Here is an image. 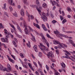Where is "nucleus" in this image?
I'll return each instance as SVG.
<instances>
[{
    "mask_svg": "<svg viewBox=\"0 0 75 75\" xmlns=\"http://www.w3.org/2000/svg\"><path fill=\"white\" fill-rule=\"evenodd\" d=\"M32 57L33 59H35V57L34 56V55H33V54H32Z\"/></svg>",
    "mask_w": 75,
    "mask_h": 75,
    "instance_id": "nucleus-59",
    "label": "nucleus"
},
{
    "mask_svg": "<svg viewBox=\"0 0 75 75\" xmlns=\"http://www.w3.org/2000/svg\"><path fill=\"white\" fill-rule=\"evenodd\" d=\"M13 15L14 16H15V17H17V13H16V14L13 13Z\"/></svg>",
    "mask_w": 75,
    "mask_h": 75,
    "instance_id": "nucleus-48",
    "label": "nucleus"
},
{
    "mask_svg": "<svg viewBox=\"0 0 75 75\" xmlns=\"http://www.w3.org/2000/svg\"><path fill=\"white\" fill-rule=\"evenodd\" d=\"M54 33L55 34H56V35H58V34H59V32L57 30L56 31H54Z\"/></svg>",
    "mask_w": 75,
    "mask_h": 75,
    "instance_id": "nucleus-10",
    "label": "nucleus"
},
{
    "mask_svg": "<svg viewBox=\"0 0 75 75\" xmlns=\"http://www.w3.org/2000/svg\"><path fill=\"white\" fill-rule=\"evenodd\" d=\"M22 64L23 67H24L25 68H27V66H26V65L24 64H23V63H22Z\"/></svg>",
    "mask_w": 75,
    "mask_h": 75,
    "instance_id": "nucleus-22",
    "label": "nucleus"
},
{
    "mask_svg": "<svg viewBox=\"0 0 75 75\" xmlns=\"http://www.w3.org/2000/svg\"><path fill=\"white\" fill-rule=\"evenodd\" d=\"M46 68L47 70V71H49V67H48V65H46Z\"/></svg>",
    "mask_w": 75,
    "mask_h": 75,
    "instance_id": "nucleus-33",
    "label": "nucleus"
},
{
    "mask_svg": "<svg viewBox=\"0 0 75 75\" xmlns=\"http://www.w3.org/2000/svg\"><path fill=\"white\" fill-rule=\"evenodd\" d=\"M4 14L5 15H6V16H7V17H8V14L7 13L4 12Z\"/></svg>",
    "mask_w": 75,
    "mask_h": 75,
    "instance_id": "nucleus-37",
    "label": "nucleus"
},
{
    "mask_svg": "<svg viewBox=\"0 0 75 75\" xmlns=\"http://www.w3.org/2000/svg\"><path fill=\"white\" fill-rule=\"evenodd\" d=\"M13 0H11V5H12V6H14L15 4H14V3H13Z\"/></svg>",
    "mask_w": 75,
    "mask_h": 75,
    "instance_id": "nucleus-17",
    "label": "nucleus"
},
{
    "mask_svg": "<svg viewBox=\"0 0 75 75\" xmlns=\"http://www.w3.org/2000/svg\"><path fill=\"white\" fill-rule=\"evenodd\" d=\"M38 55L40 57H42V53L41 52H39Z\"/></svg>",
    "mask_w": 75,
    "mask_h": 75,
    "instance_id": "nucleus-19",
    "label": "nucleus"
},
{
    "mask_svg": "<svg viewBox=\"0 0 75 75\" xmlns=\"http://www.w3.org/2000/svg\"><path fill=\"white\" fill-rule=\"evenodd\" d=\"M59 35H60V36H61V37H65V38H66L67 37H66V35H63L62 34H59Z\"/></svg>",
    "mask_w": 75,
    "mask_h": 75,
    "instance_id": "nucleus-16",
    "label": "nucleus"
},
{
    "mask_svg": "<svg viewBox=\"0 0 75 75\" xmlns=\"http://www.w3.org/2000/svg\"><path fill=\"white\" fill-rule=\"evenodd\" d=\"M30 30H31L32 32H33V29H32L31 28V27H30V26H28Z\"/></svg>",
    "mask_w": 75,
    "mask_h": 75,
    "instance_id": "nucleus-35",
    "label": "nucleus"
},
{
    "mask_svg": "<svg viewBox=\"0 0 75 75\" xmlns=\"http://www.w3.org/2000/svg\"><path fill=\"white\" fill-rule=\"evenodd\" d=\"M63 58H68V57L67 56H63Z\"/></svg>",
    "mask_w": 75,
    "mask_h": 75,
    "instance_id": "nucleus-58",
    "label": "nucleus"
},
{
    "mask_svg": "<svg viewBox=\"0 0 75 75\" xmlns=\"http://www.w3.org/2000/svg\"><path fill=\"white\" fill-rule=\"evenodd\" d=\"M26 14L27 16H28V18L30 17V14L28 13V11H26Z\"/></svg>",
    "mask_w": 75,
    "mask_h": 75,
    "instance_id": "nucleus-20",
    "label": "nucleus"
},
{
    "mask_svg": "<svg viewBox=\"0 0 75 75\" xmlns=\"http://www.w3.org/2000/svg\"><path fill=\"white\" fill-rule=\"evenodd\" d=\"M3 66H2L0 64V69L1 70H2V69L4 68Z\"/></svg>",
    "mask_w": 75,
    "mask_h": 75,
    "instance_id": "nucleus-24",
    "label": "nucleus"
},
{
    "mask_svg": "<svg viewBox=\"0 0 75 75\" xmlns=\"http://www.w3.org/2000/svg\"><path fill=\"white\" fill-rule=\"evenodd\" d=\"M31 19L32 20H33V19L34 18V16H33V15H31Z\"/></svg>",
    "mask_w": 75,
    "mask_h": 75,
    "instance_id": "nucleus-50",
    "label": "nucleus"
},
{
    "mask_svg": "<svg viewBox=\"0 0 75 75\" xmlns=\"http://www.w3.org/2000/svg\"><path fill=\"white\" fill-rule=\"evenodd\" d=\"M56 52L57 53V54H59V50H56Z\"/></svg>",
    "mask_w": 75,
    "mask_h": 75,
    "instance_id": "nucleus-44",
    "label": "nucleus"
},
{
    "mask_svg": "<svg viewBox=\"0 0 75 75\" xmlns=\"http://www.w3.org/2000/svg\"><path fill=\"white\" fill-rule=\"evenodd\" d=\"M1 39L2 41L3 42H5L4 38H2Z\"/></svg>",
    "mask_w": 75,
    "mask_h": 75,
    "instance_id": "nucleus-39",
    "label": "nucleus"
},
{
    "mask_svg": "<svg viewBox=\"0 0 75 75\" xmlns=\"http://www.w3.org/2000/svg\"><path fill=\"white\" fill-rule=\"evenodd\" d=\"M30 6L31 7H37V5H30Z\"/></svg>",
    "mask_w": 75,
    "mask_h": 75,
    "instance_id": "nucleus-23",
    "label": "nucleus"
},
{
    "mask_svg": "<svg viewBox=\"0 0 75 75\" xmlns=\"http://www.w3.org/2000/svg\"><path fill=\"white\" fill-rule=\"evenodd\" d=\"M23 26L25 28L24 29V31L25 33V34L26 35H30V32L28 31V30L27 27H28V26L27 25V24L26 23V22L25 21H24L23 22Z\"/></svg>",
    "mask_w": 75,
    "mask_h": 75,
    "instance_id": "nucleus-1",
    "label": "nucleus"
},
{
    "mask_svg": "<svg viewBox=\"0 0 75 75\" xmlns=\"http://www.w3.org/2000/svg\"><path fill=\"white\" fill-rule=\"evenodd\" d=\"M70 3H72V4L74 5V2H73V0H70Z\"/></svg>",
    "mask_w": 75,
    "mask_h": 75,
    "instance_id": "nucleus-36",
    "label": "nucleus"
},
{
    "mask_svg": "<svg viewBox=\"0 0 75 75\" xmlns=\"http://www.w3.org/2000/svg\"><path fill=\"white\" fill-rule=\"evenodd\" d=\"M69 42L70 43V44H73V43H74V42L71 40H69Z\"/></svg>",
    "mask_w": 75,
    "mask_h": 75,
    "instance_id": "nucleus-21",
    "label": "nucleus"
},
{
    "mask_svg": "<svg viewBox=\"0 0 75 75\" xmlns=\"http://www.w3.org/2000/svg\"><path fill=\"white\" fill-rule=\"evenodd\" d=\"M7 68H8V70H9V71H11V66H10V64H7Z\"/></svg>",
    "mask_w": 75,
    "mask_h": 75,
    "instance_id": "nucleus-9",
    "label": "nucleus"
},
{
    "mask_svg": "<svg viewBox=\"0 0 75 75\" xmlns=\"http://www.w3.org/2000/svg\"><path fill=\"white\" fill-rule=\"evenodd\" d=\"M67 21L65 19H64L62 21V23L63 24H64L65 23H66Z\"/></svg>",
    "mask_w": 75,
    "mask_h": 75,
    "instance_id": "nucleus-18",
    "label": "nucleus"
},
{
    "mask_svg": "<svg viewBox=\"0 0 75 75\" xmlns=\"http://www.w3.org/2000/svg\"><path fill=\"white\" fill-rule=\"evenodd\" d=\"M21 16H24V9H21Z\"/></svg>",
    "mask_w": 75,
    "mask_h": 75,
    "instance_id": "nucleus-7",
    "label": "nucleus"
},
{
    "mask_svg": "<svg viewBox=\"0 0 75 75\" xmlns=\"http://www.w3.org/2000/svg\"><path fill=\"white\" fill-rule=\"evenodd\" d=\"M14 40L16 42H18L17 40V39L16 38H14Z\"/></svg>",
    "mask_w": 75,
    "mask_h": 75,
    "instance_id": "nucleus-55",
    "label": "nucleus"
},
{
    "mask_svg": "<svg viewBox=\"0 0 75 75\" xmlns=\"http://www.w3.org/2000/svg\"><path fill=\"white\" fill-rule=\"evenodd\" d=\"M44 40V43H45H45H46V42H47V40H46V39H45V40Z\"/></svg>",
    "mask_w": 75,
    "mask_h": 75,
    "instance_id": "nucleus-63",
    "label": "nucleus"
},
{
    "mask_svg": "<svg viewBox=\"0 0 75 75\" xmlns=\"http://www.w3.org/2000/svg\"><path fill=\"white\" fill-rule=\"evenodd\" d=\"M62 16H65V13H64V12L62 11Z\"/></svg>",
    "mask_w": 75,
    "mask_h": 75,
    "instance_id": "nucleus-52",
    "label": "nucleus"
},
{
    "mask_svg": "<svg viewBox=\"0 0 75 75\" xmlns=\"http://www.w3.org/2000/svg\"><path fill=\"white\" fill-rule=\"evenodd\" d=\"M33 48L35 50V52H38V50H37V46L36 45H34V46L33 47Z\"/></svg>",
    "mask_w": 75,
    "mask_h": 75,
    "instance_id": "nucleus-5",
    "label": "nucleus"
},
{
    "mask_svg": "<svg viewBox=\"0 0 75 75\" xmlns=\"http://www.w3.org/2000/svg\"><path fill=\"white\" fill-rule=\"evenodd\" d=\"M17 27L18 30L20 32H21V28H20V27L19 25H17Z\"/></svg>",
    "mask_w": 75,
    "mask_h": 75,
    "instance_id": "nucleus-13",
    "label": "nucleus"
},
{
    "mask_svg": "<svg viewBox=\"0 0 75 75\" xmlns=\"http://www.w3.org/2000/svg\"><path fill=\"white\" fill-rule=\"evenodd\" d=\"M60 18H61V20H62L63 19H64V18H63V17L61 16V15L60 16Z\"/></svg>",
    "mask_w": 75,
    "mask_h": 75,
    "instance_id": "nucleus-43",
    "label": "nucleus"
},
{
    "mask_svg": "<svg viewBox=\"0 0 75 75\" xmlns=\"http://www.w3.org/2000/svg\"><path fill=\"white\" fill-rule=\"evenodd\" d=\"M36 27L38 28H39V29H40V26H39V25L38 24H36Z\"/></svg>",
    "mask_w": 75,
    "mask_h": 75,
    "instance_id": "nucleus-30",
    "label": "nucleus"
},
{
    "mask_svg": "<svg viewBox=\"0 0 75 75\" xmlns=\"http://www.w3.org/2000/svg\"><path fill=\"white\" fill-rule=\"evenodd\" d=\"M53 2H54L55 4L56 5V6H57V5L58 4V3L57 2L55 1H53Z\"/></svg>",
    "mask_w": 75,
    "mask_h": 75,
    "instance_id": "nucleus-47",
    "label": "nucleus"
},
{
    "mask_svg": "<svg viewBox=\"0 0 75 75\" xmlns=\"http://www.w3.org/2000/svg\"><path fill=\"white\" fill-rule=\"evenodd\" d=\"M5 42H8V39L7 38H6L5 39Z\"/></svg>",
    "mask_w": 75,
    "mask_h": 75,
    "instance_id": "nucleus-31",
    "label": "nucleus"
},
{
    "mask_svg": "<svg viewBox=\"0 0 75 75\" xmlns=\"http://www.w3.org/2000/svg\"><path fill=\"white\" fill-rule=\"evenodd\" d=\"M46 44L48 47H50V44H49V43H48V42H47Z\"/></svg>",
    "mask_w": 75,
    "mask_h": 75,
    "instance_id": "nucleus-38",
    "label": "nucleus"
},
{
    "mask_svg": "<svg viewBox=\"0 0 75 75\" xmlns=\"http://www.w3.org/2000/svg\"><path fill=\"white\" fill-rule=\"evenodd\" d=\"M11 55L12 58H13L14 59V60H16L15 57L14 56H13V55Z\"/></svg>",
    "mask_w": 75,
    "mask_h": 75,
    "instance_id": "nucleus-42",
    "label": "nucleus"
},
{
    "mask_svg": "<svg viewBox=\"0 0 75 75\" xmlns=\"http://www.w3.org/2000/svg\"><path fill=\"white\" fill-rule=\"evenodd\" d=\"M9 8L11 10V11H12L13 10V8L11 7H10Z\"/></svg>",
    "mask_w": 75,
    "mask_h": 75,
    "instance_id": "nucleus-57",
    "label": "nucleus"
},
{
    "mask_svg": "<svg viewBox=\"0 0 75 75\" xmlns=\"http://www.w3.org/2000/svg\"><path fill=\"white\" fill-rule=\"evenodd\" d=\"M1 71H3L4 72V71H7V72H9L7 70L6 68V67H3L2 69V70Z\"/></svg>",
    "mask_w": 75,
    "mask_h": 75,
    "instance_id": "nucleus-8",
    "label": "nucleus"
},
{
    "mask_svg": "<svg viewBox=\"0 0 75 75\" xmlns=\"http://www.w3.org/2000/svg\"><path fill=\"white\" fill-rule=\"evenodd\" d=\"M30 35H31L32 37H33V38H31L32 40V41H35V37L33 36V35L32 33H30Z\"/></svg>",
    "mask_w": 75,
    "mask_h": 75,
    "instance_id": "nucleus-6",
    "label": "nucleus"
},
{
    "mask_svg": "<svg viewBox=\"0 0 75 75\" xmlns=\"http://www.w3.org/2000/svg\"><path fill=\"white\" fill-rule=\"evenodd\" d=\"M40 45L42 47H44V48H45V46H44V45L42 44H41V43H40Z\"/></svg>",
    "mask_w": 75,
    "mask_h": 75,
    "instance_id": "nucleus-45",
    "label": "nucleus"
},
{
    "mask_svg": "<svg viewBox=\"0 0 75 75\" xmlns=\"http://www.w3.org/2000/svg\"><path fill=\"white\" fill-rule=\"evenodd\" d=\"M67 9L68 11H70V10H71V9H70V8L69 7H67Z\"/></svg>",
    "mask_w": 75,
    "mask_h": 75,
    "instance_id": "nucleus-49",
    "label": "nucleus"
},
{
    "mask_svg": "<svg viewBox=\"0 0 75 75\" xmlns=\"http://www.w3.org/2000/svg\"><path fill=\"white\" fill-rule=\"evenodd\" d=\"M42 6L43 7H47V4L45 3L43 4Z\"/></svg>",
    "mask_w": 75,
    "mask_h": 75,
    "instance_id": "nucleus-15",
    "label": "nucleus"
},
{
    "mask_svg": "<svg viewBox=\"0 0 75 75\" xmlns=\"http://www.w3.org/2000/svg\"><path fill=\"white\" fill-rule=\"evenodd\" d=\"M28 65H29V67L30 68H32V66L31 65V64L30 63H29Z\"/></svg>",
    "mask_w": 75,
    "mask_h": 75,
    "instance_id": "nucleus-41",
    "label": "nucleus"
},
{
    "mask_svg": "<svg viewBox=\"0 0 75 75\" xmlns=\"http://www.w3.org/2000/svg\"><path fill=\"white\" fill-rule=\"evenodd\" d=\"M30 42L29 41L28 42V43H26L28 47L29 48H30V46H31V45H30Z\"/></svg>",
    "mask_w": 75,
    "mask_h": 75,
    "instance_id": "nucleus-11",
    "label": "nucleus"
},
{
    "mask_svg": "<svg viewBox=\"0 0 75 75\" xmlns=\"http://www.w3.org/2000/svg\"><path fill=\"white\" fill-rule=\"evenodd\" d=\"M47 56L48 58H50V57H51L52 58L53 57V54H52V52H49V53L47 54Z\"/></svg>",
    "mask_w": 75,
    "mask_h": 75,
    "instance_id": "nucleus-4",
    "label": "nucleus"
},
{
    "mask_svg": "<svg viewBox=\"0 0 75 75\" xmlns=\"http://www.w3.org/2000/svg\"><path fill=\"white\" fill-rule=\"evenodd\" d=\"M4 7L3 8H6V4L5 3L4 5Z\"/></svg>",
    "mask_w": 75,
    "mask_h": 75,
    "instance_id": "nucleus-56",
    "label": "nucleus"
},
{
    "mask_svg": "<svg viewBox=\"0 0 75 75\" xmlns=\"http://www.w3.org/2000/svg\"><path fill=\"white\" fill-rule=\"evenodd\" d=\"M61 65L62 67H63V68H64V64H63L61 63Z\"/></svg>",
    "mask_w": 75,
    "mask_h": 75,
    "instance_id": "nucleus-61",
    "label": "nucleus"
},
{
    "mask_svg": "<svg viewBox=\"0 0 75 75\" xmlns=\"http://www.w3.org/2000/svg\"><path fill=\"white\" fill-rule=\"evenodd\" d=\"M57 21L55 20H53L52 21V23H57Z\"/></svg>",
    "mask_w": 75,
    "mask_h": 75,
    "instance_id": "nucleus-34",
    "label": "nucleus"
},
{
    "mask_svg": "<svg viewBox=\"0 0 75 75\" xmlns=\"http://www.w3.org/2000/svg\"><path fill=\"white\" fill-rule=\"evenodd\" d=\"M18 8H19V9H20V8H21V6H20V5H18Z\"/></svg>",
    "mask_w": 75,
    "mask_h": 75,
    "instance_id": "nucleus-51",
    "label": "nucleus"
},
{
    "mask_svg": "<svg viewBox=\"0 0 75 75\" xmlns=\"http://www.w3.org/2000/svg\"><path fill=\"white\" fill-rule=\"evenodd\" d=\"M5 34H7V30L6 29H4Z\"/></svg>",
    "mask_w": 75,
    "mask_h": 75,
    "instance_id": "nucleus-26",
    "label": "nucleus"
},
{
    "mask_svg": "<svg viewBox=\"0 0 75 75\" xmlns=\"http://www.w3.org/2000/svg\"><path fill=\"white\" fill-rule=\"evenodd\" d=\"M67 17L69 18H71V16H70V15H67Z\"/></svg>",
    "mask_w": 75,
    "mask_h": 75,
    "instance_id": "nucleus-64",
    "label": "nucleus"
},
{
    "mask_svg": "<svg viewBox=\"0 0 75 75\" xmlns=\"http://www.w3.org/2000/svg\"><path fill=\"white\" fill-rule=\"evenodd\" d=\"M11 27L13 28L14 31H16V28L14 27V25H11Z\"/></svg>",
    "mask_w": 75,
    "mask_h": 75,
    "instance_id": "nucleus-27",
    "label": "nucleus"
},
{
    "mask_svg": "<svg viewBox=\"0 0 75 75\" xmlns=\"http://www.w3.org/2000/svg\"><path fill=\"white\" fill-rule=\"evenodd\" d=\"M33 63L35 65V67H37V63H36V62H33Z\"/></svg>",
    "mask_w": 75,
    "mask_h": 75,
    "instance_id": "nucleus-46",
    "label": "nucleus"
},
{
    "mask_svg": "<svg viewBox=\"0 0 75 75\" xmlns=\"http://www.w3.org/2000/svg\"><path fill=\"white\" fill-rule=\"evenodd\" d=\"M54 44H59V45H60V47H62V48H65L64 46L61 45L59 42L58 41H54Z\"/></svg>",
    "mask_w": 75,
    "mask_h": 75,
    "instance_id": "nucleus-3",
    "label": "nucleus"
},
{
    "mask_svg": "<svg viewBox=\"0 0 75 75\" xmlns=\"http://www.w3.org/2000/svg\"><path fill=\"white\" fill-rule=\"evenodd\" d=\"M20 56L22 58H24V56L23 55V54L22 53H20Z\"/></svg>",
    "mask_w": 75,
    "mask_h": 75,
    "instance_id": "nucleus-29",
    "label": "nucleus"
},
{
    "mask_svg": "<svg viewBox=\"0 0 75 75\" xmlns=\"http://www.w3.org/2000/svg\"><path fill=\"white\" fill-rule=\"evenodd\" d=\"M46 35L47 36V37H48V38H51V36H50V35L49 34H46Z\"/></svg>",
    "mask_w": 75,
    "mask_h": 75,
    "instance_id": "nucleus-25",
    "label": "nucleus"
},
{
    "mask_svg": "<svg viewBox=\"0 0 75 75\" xmlns=\"http://www.w3.org/2000/svg\"><path fill=\"white\" fill-rule=\"evenodd\" d=\"M15 67H16V69H18V66H17V65H15Z\"/></svg>",
    "mask_w": 75,
    "mask_h": 75,
    "instance_id": "nucleus-54",
    "label": "nucleus"
},
{
    "mask_svg": "<svg viewBox=\"0 0 75 75\" xmlns=\"http://www.w3.org/2000/svg\"><path fill=\"white\" fill-rule=\"evenodd\" d=\"M62 71H64V72H65V69H63V68H62Z\"/></svg>",
    "mask_w": 75,
    "mask_h": 75,
    "instance_id": "nucleus-62",
    "label": "nucleus"
},
{
    "mask_svg": "<svg viewBox=\"0 0 75 75\" xmlns=\"http://www.w3.org/2000/svg\"><path fill=\"white\" fill-rule=\"evenodd\" d=\"M8 59L9 61H10V62H12V63H14V60L9 58H8Z\"/></svg>",
    "mask_w": 75,
    "mask_h": 75,
    "instance_id": "nucleus-12",
    "label": "nucleus"
},
{
    "mask_svg": "<svg viewBox=\"0 0 75 75\" xmlns=\"http://www.w3.org/2000/svg\"><path fill=\"white\" fill-rule=\"evenodd\" d=\"M43 29H44V30L45 31H47V28H46V27H44Z\"/></svg>",
    "mask_w": 75,
    "mask_h": 75,
    "instance_id": "nucleus-40",
    "label": "nucleus"
},
{
    "mask_svg": "<svg viewBox=\"0 0 75 75\" xmlns=\"http://www.w3.org/2000/svg\"><path fill=\"white\" fill-rule=\"evenodd\" d=\"M36 9L38 10V11L39 12V14H40V16H41V10L39 9H38V7H36Z\"/></svg>",
    "mask_w": 75,
    "mask_h": 75,
    "instance_id": "nucleus-14",
    "label": "nucleus"
},
{
    "mask_svg": "<svg viewBox=\"0 0 75 75\" xmlns=\"http://www.w3.org/2000/svg\"><path fill=\"white\" fill-rule=\"evenodd\" d=\"M46 25H47L48 28H50V27L49 26V25L48 24V23H47L46 24Z\"/></svg>",
    "mask_w": 75,
    "mask_h": 75,
    "instance_id": "nucleus-60",
    "label": "nucleus"
},
{
    "mask_svg": "<svg viewBox=\"0 0 75 75\" xmlns=\"http://www.w3.org/2000/svg\"><path fill=\"white\" fill-rule=\"evenodd\" d=\"M38 0H36V3L38 6V5H39V1H38Z\"/></svg>",
    "mask_w": 75,
    "mask_h": 75,
    "instance_id": "nucleus-32",
    "label": "nucleus"
},
{
    "mask_svg": "<svg viewBox=\"0 0 75 75\" xmlns=\"http://www.w3.org/2000/svg\"><path fill=\"white\" fill-rule=\"evenodd\" d=\"M25 0H23V1L24 3L25 4H26V5H27V4H28V3H27V2L26 1H25Z\"/></svg>",
    "mask_w": 75,
    "mask_h": 75,
    "instance_id": "nucleus-28",
    "label": "nucleus"
},
{
    "mask_svg": "<svg viewBox=\"0 0 75 75\" xmlns=\"http://www.w3.org/2000/svg\"><path fill=\"white\" fill-rule=\"evenodd\" d=\"M59 74V73L58 72H56L55 73V75H58Z\"/></svg>",
    "mask_w": 75,
    "mask_h": 75,
    "instance_id": "nucleus-53",
    "label": "nucleus"
},
{
    "mask_svg": "<svg viewBox=\"0 0 75 75\" xmlns=\"http://www.w3.org/2000/svg\"><path fill=\"white\" fill-rule=\"evenodd\" d=\"M42 14L44 16H41V18L44 21H47V16H45V13H42Z\"/></svg>",
    "mask_w": 75,
    "mask_h": 75,
    "instance_id": "nucleus-2",
    "label": "nucleus"
}]
</instances>
